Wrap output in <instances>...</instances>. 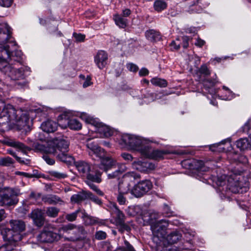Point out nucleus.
Instances as JSON below:
<instances>
[{
    "instance_id": "21",
    "label": "nucleus",
    "mask_w": 251,
    "mask_h": 251,
    "mask_svg": "<svg viewBox=\"0 0 251 251\" xmlns=\"http://www.w3.org/2000/svg\"><path fill=\"white\" fill-rule=\"evenodd\" d=\"M107 59L106 52L103 50H100L95 57V62L99 69H102L107 64Z\"/></svg>"
},
{
    "instance_id": "49",
    "label": "nucleus",
    "mask_w": 251,
    "mask_h": 251,
    "mask_svg": "<svg viewBox=\"0 0 251 251\" xmlns=\"http://www.w3.org/2000/svg\"><path fill=\"white\" fill-rule=\"evenodd\" d=\"M86 182L89 185L90 188L95 191L100 196L103 195V193L101 190H100L98 188V187L93 183V182L89 181H86Z\"/></svg>"
},
{
    "instance_id": "39",
    "label": "nucleus",
    "mask_w": 251,
    "mask_h": 251,
    "mask_svg": "<svg viewBox=\"0 0 251 251\" xmlns=\"http://www.w3.org/2000/svg\"><path fill=\"white\" fill-rule=\"evenodd\" d=\"M101 173L99 172L96 173L95 175H92L90 174V172L88 175L85 176L87 179L86 181L92 182L100 183L101 181Z\"/></svg>"
},
{
    "instance_id": "2",
    "label": "nucleus",
    "mask_w": 251,
    "mask_h": 251,
    "mask_svg": "<svg viewBox=\"0 0 251 251\" xmlns=\"http://www.w3.org/2000/svg\"><path fill=\"white\" fill-rule=\"evenodd\" d=\"M32 113L31 111L16 109L11 104L6 105L3 102H0V119H3V121L1 123L15 121L19 130L29 127L30 116Z\"/></svg>"
},
{
    "instance_id": "46",
    "label": "nucleus",
    "mask_w": 251,
    "mask_h": 251,
    "mask_svg": "<svg viewBox=\"0 0 251 251\" xmlns=\"http://www.w3.org/2000/svg\"><path fill=\"white\" fill-rule=\"evenodd\" d=\"M13 163V160L9 156L2 158L0 160V164L2 166H9Z\"/></svg>"
},
{
    "instance_id": "35",
    "label": "nucleus",
    "mask_w": 251,
    "mask_h": 251,
    "mask_svg": "<svg viewBox=\"0 0 251 251\" xmlns=\"http://www.w3.org/2000/svg\"><path fill=\"white\" fill-rule=\"evenodd\" d=\"M9 145L10 146L15 148L22 151L24 153H26V151H30V149L28 147L18 141H11L9 143Z\"/></svg>"
},
{
    "instance_id": "64",
    "label": "nucleus",
    "mask_w": 251,
    "mask_h": 251,
    "mask_svg": "<svg viewBox=\"0 0 251 251\" xmlns=\"http://www.w3.org/2000/svg\"><path fill=\"white\" fill-rule=\"evenodd\" d=\"M171 46L175 50H178L180 47V39H177L176 41H173Z\"/></svg>"
},
{
    "instance_id": "45",
    "label": "nucleus",
    "mask_w": 251,
    "mask_h": 251,
    "mask_svg": "<svg viewBox=\"0 0 251 251\" xmlns=\"http://www.w3.org/2000/svg\"><path fill=\"white\" fill-rule=\"evenodd\" d=\"M118 226V230L121 233H123L125 231L129 232L131 230L130 227L127 224L123 222L121 224H116Z\"/></svg>"
},
{
    "instance_id": "43",
    "label": "nucleus",
    "mask_w": 251,
    "mask_h": 251,
    "mask_svg": "<svg viewBox=\"0 0 251 251\" xmlns=\"http://www.w3.org/2000/svg\"><path fill=\"white\" fill-rule=\"evenodd\" d=\"M118 251H136L133 247L126 240H124V246L117 249Z\"/></svg>"
},
{
    "instance_id": "8",
    "label": "nucleus",
    "mask_w": 251,
    "mask_h": 251,
    "mask_svg": "<svg viewBox=\"0 0 251 251\" xmlns=\"http://www.w3.org/2000/svg\"><path fill=\"white\" fill-rule=\"evenodd\" d=\"M10 44L12 46V49L14 51L10 49V45H7L3 46H0V54H1V52L6 50L9 54V57L7 58L6 56H5L4 53H3V55L5 56L7 63H10V61H12L20 62L23 59V56L22 51L16 49V47L15 43H10Z\"/></svg>"
},
{
    "instance_id": "28",
    "label": "nucleus",
    "mask_w": 251,
    "mask_h": 251,
    "mask_svg": "<svg viewBox=\"0 0 251 251\" xmlns=\"http://www.w3.org/2000/svg\"><path fill=\"white\" fill-rule=\"evenodd\" d=\"M182 238V235L179 231H173L166 237V240L168 243L174 244L176 243Z\"/></svg>"
},
{
    "instance_id": "60",
    "label": "nucleus",
    "mask_w": 251,
    "mask_h": 251,
    "mask_svg": "<svg viewBox=\"0 0 251 251\" xmlns=\"http://www.w3.org/2000/svg\"><path fill=\"white\" fill-rule=\"evenodd\" d=\"M73 36L75 38L76 42H83L85 39V36L82 34H77L76 33H74L73 34Z\"/></svg>"
},
{
    "instance_id": "33",
    "label": "nucleus",
    "mask_w": 251,
    "mask_h": 251,
    "mask_svg": "<svg viewBox=\"0 0 251 251\" xmlns=\"http://www.w3.org/2000/svg\"><path fill=\"white\" fill-rule=\"evenodd\" d=\"M65 122L70 128L74 130H79L81 128L82 125L77 120L75 119H65Z\"/></svg>"
},
{
    "instance_id": "54",
    "label": "nucleus",
    "mask_w": 251,
    "mask_h": 251,
    "mask_svg": "<svg viewBox=\"0 0 251 251\" xmlns=\"http://www.w3.org/2000/svg\"><path fill=\"white\" fill-rule=\"evenodd\" d=\"M125 194L119 193L117 196V201L121 205L126 204V198L124 196Z\"/></svg>"
},
{
    "instance_id": "57",
    "label": "nucleus",
    "mask_w": 251,
    "mask_h": 251,
    "mask_svg": "<svg viewBox=\"0 0 251 251\" xmlns=\"http://www.w3.org/2000/svg\"><path fill=\"white\" fill-rule=\"evenodd\" d=\"M243 131L244 132L248 133L250 130L251 129V119L249 120L242 127Z\"/></svg>"
},
{
    "instance_id": "61",
    "label": "nucleus",
    "mask_w": 251,
    "mask_h": 251,
    "mask_svg": "<svg viewBox=\"0 0 251 251\" xmlns=\"http://www.w3.org/2000/svg\"><path fill=\"white\" fill-rule=\"evenodd\" d=\"M189 37L186 36H182L180 39V41L181 40L182 41V43H180V45H181L182 47L186 49L188 47L189 43Z\"/></svg>"
},
{
    "instance_id": "11",
    "label": "nucleus",
    "mask_w": 251,
    "mask_h": 251,
    "mask_svg": "<svg viewBox=\"0 0 251 251\" xmlns=\"http://www.w3.org/2000/svg\"><path fill=\"white\" fill-rule=\"evenodd\" d=\"M64 116L65 117V115H61L59 117V124H57L55 122L52 120H47L43 122L41 125V129L44 131L49 133L53 132L55 131L57 129L58 125L61 126L63 128H66V125H63L62 123L63 121V117Z\"/></svg>"
},
{
    "instance_id": "1",
    "label": "nucleus",
    "mask_w": 251,
    "mask_h": 251,
    "mask_svg": "<svg viewBox=\"0 0 251 251\" xmlns=\"http://www.w3.org/2000/svg\"><path fill=\"white\" fill-rule=\"evenodd\" d=\"M4 54L6 57H9V54L6 50L1 52L0 54V71L7 75L11 79L15 80V85L18 88H25L27 87L28 82L25 78L30 74V68L27 66H22L20 68H16L12 66V64L7 63Z\"/></svg>"
},
{
    "instance_id": "32",
    "label": "nucleus",
    "mask_w": 251,
    "mask_h": 251,
    "mask_svg": "<svg viewBox=\"0 0 251 251\" xmlns=\"http://www.w3.org/2000/svg\"><path fill=\"white\" fill-rule=\"evenodd\" d=\"M113 20L115 24L120 28H124L127 25V20L119 14L113 16Z\"/></svg>"
},
{
    "instance_id": "19",
    "label": "nucleus",
    "mask_w": 251,
    "mask_h": 251,
    "mask_svg": "<svg viewBox=\"0 0 251 251\" xmlns=\"http://www.w3.org/2000/svg\"><path fill=\"white\" fill-rule=\"evenodd\" d=\"M99 158L100 159L99 167L105 172L112 168L117 163L116 160L111 157L106 156L105 152L103 157Z\"/></svg>"
},
{
    "instance_id": "48",
    "label": "nucleus",
    "mask_w": 251,
    "mask_h": 251,
    "mask_svg": "<svg viewBox=\"0 0 251 251\" xmlns=\"http://www.w3.org/2000/svg\"><path fill=\"white\" fill-rule=\"evenodd\" d=\"M50 175L51 176L54 177L57 179L64 178L67 176L66 174L58 172L55 171H50Z\"/></svg>"
},
{
    "instance_id": "13",
    "label": "nucleus",
    "mask_w": 251,
    "mask_h": 251,
    "mask_svg": "<svg viewBox=\"0 0 251 251\" xmlns=\"http://www.w3.org/2000/svg\"><path fill=\"white\" fill-rule=\"evenodd\" d=\"M132 168L141 172H149L155 169V165L151 162L138 160L132 163Z\"/></svg>"
},
{
    "instance_id": "10",
    "label": "nucleus",
    "mask_w": 251,
    "mask_h": 251,
    "mask_svg": "<svg viewBox=\"0 0 251 251\" xmlns=\"http://www.w3.org/2000/svg\"><path fill=\"white\" fill-rule=\"evenodd\" d=\"M168 153V152L166 151L153 150L149 143L145 146V149L142 155L150 159L160 160L163 159L164 156Z\"/></svg>"
},
{
    "instance_id": "34",
    "label": "nucleus",
    "mask_w": 251,
    "mask_h": 251,
    "mask_svg": "<svg viewBox=\"0 0 251 251\" xmlns=\"http://www.w3.org/2000/svg\"><path fill=\"white\" fill-rule=\"evenodd\" d=\"M113 214L116 224H121L123 222H125V215L117 206L115 207Z\"/></svg>"
},
{
    "instance_id": "56",
    "label": "nucleus",
    "mask_w": 251,
    "mask_h": 251,
    "mask_svg": "<svg viewBox=\"0 0 251 251\" xmlns=\"http://www.w3.org/2000/svg\"><path fill=\"white\" fill-rule=\"evenodd\" d=\"M7 190L13 197L16 198V196L19 195L21 194L20 189L17 188H8Z\"/></svg>"
},
{
    "instance_id": "25",
    "label": "nucleus",
    "mask_w": 251,
    "mask_h": 251,
    "mask_svg": "<svg viewBox=\"0 0 251 251\" xmlns=\"http://www.w3.org/2000/svg\"><path fill=\"white\" fill-rule=\"evenodd\" d=\"M217 82V80L214 79H205L203 81L204 87L205 88V90H207L208 92L212 96V97L217 93V90L213 87Z\"/></svg>"
},
{
    "instance_id": "27",
    "label": "nucleus",
    "mask_w": 251,
    "mask_h": 251,
    "mask_svg": "<svg viewBox=\"0 0 251 251\" xmlns=\"http://www.w3.org/2000/svg\"><path fill=\"white\" fill-rule=\"evenodd\" d=\"M146 38L151 42L159 41L161 36L159 32L153 29L147 30L145 33Z\"/></svg>"
},
{
    "instance_id": "31",
    "label": "nucleus",
    "mask_w": 251,
    "mask_h": 251,
    "mask_svg": "<svg viewBox=\"0 0 251 251\" xmlns=\"http://www.w3.org/2000/svg\"><path fill=\"white\" fill-rule=\"evenodd\" d=\"M87 200V191H83L73 195L71 198V201L74 203H80Z\"/></svg>"
},
{
    "instance_id": "15",
    "label": "nucleus",
    "mask_w": 251,
    "mask_h": 251,
    "mask_svg": "<svg viewBox=\"0 0 251 251\" xmlns=\"http://www.w3.org/2000/svg\"><path fill=\"white\" fill-rule=\"evenodd\" d=\"M12 34V29L5 22L0 21V45L6 43Z\"/></svg>"
},
{
    "instance_id": "47",
    "label": "nucleus",
    "mask_w": 251,
    "mask_h": 251,
    "mask_svg": "<svg viewBox=\"0 0 251 251\" xmlns=\"http://www.w3.org/2000/svg\"><path fill=\"white\" fill-rule=\"evenodd\" d=\"M87 199H90L95 203L97 204L100 205L101 204V200L97 197L94 195L91 192L87 191Z\"/></svg>"
},
{
    "instance_id": "62",
    "label": "nucleus",
    "mask_w": 251,
    "mask_h": 251,
    "mask_svg": "<svg viewBox=\"0 0 251 251\" xmlns=\"http://www.w3.org/2000/svg\"><path fill=\"white\" fill-rule=\"evenodd\" d=\"M43 158L49 165H52L55 163L54 160L50 158L47 154L44 155L43 156Z\"/></svg>"
},
{
    "instance_id": "36",
    "label": "nucleus",
    "mask_w": 251,
    "mask_h": 251,
    "mask_svg": "<svg viewBox=\"0 0 251 251\" xmlns=\"http://www.w3.org/2000/svg\"><path fill=\"white\" fill-rule=\"evenodd\" d=\"M167 0H155L154 2L153 7L155 11L160 12L167 8Z\"/></svg>"
},
{
    "instance_id": "26",
    "label": "nucleus",
    "mask_w": 251,
    "mask_h": 251,
    "mask_svg": "<svg viewBox=\"0 0 251 251\" xmlns=\"http://www.w3.org/2000/svg\"><path fill=\"white\" fill-rule=\"evenodd\" d=\"M226 176H221L220 177H216L215 176H212V178H210L209 180H208V183L211 184V182H212V185L214 186L216 185L219 187H223L226 184ZM224 190V188L221 189L219 188V190L222 191Z\"/></svg>"
},
{
    "instance_id": "22",
    "label": "nucleus",
    "mask_w": 251,
    "mask_h": 251,
    "mask_svg": "<svg viewBox=\"0 0 251 251\" xmlns=\"http://www.w3.org/2000/svg\"><path fill=\"white\" fill-rule=\"evenodd\" d=\"M95 126L96 127V131L104 137H110L113 134V131L110 127L98 121L96 123Z\"/></svg>"
},
{
    "instance_id": "17",
    "label": "nucleus",
    "mask_w": 251,
    "mask_h": 251,
    "mask_svg": "<svg viewBox=\"0 0 251 251\" xmlns=\"http://www.w3.org/2000/svg\"><path fill=\"white\" fill-rule=\"evenodd\" d=\"M182 165L186 169L204 171L203 169L204 162L195 159H186L182 161Z\"/></svg>"
},
{
    "instance_id": "3",
    "label": "nucleus",
    "mask_w": 251,
    "mask_h": 251,
    "mask_svg": "<svg viewBox=\"0 0 251 251\" xmlns=\"http://www.w3.org/2000/svg\"><path fill=\"white\" fill-rule=\"evenodd\" d=\"M69 143L64 139L54 138L48 142V147L45 149L42 145H38L37 149L45 151L47 153L53 154L60 161L71 164L74 162V158L68 154Z\"/></svg>"
},
{
    "instance_id": "53",
    "label": "nucleus",
    "mask_w": 251,
    "mask_h": 251,
    "mask_svg": "<svg viewBox=\"0 0 251 251\" xmlns=\"http://www.w3.org/2000/svg\"><path fill=\"white\" fill-rule=\"evenodd\" d=\"M163 213L165 216L170 217L173 216V212L168 205L165 204L163 206Z\"/></svg>"
},
{
    "instance_id": "29",
    "label": "nucleus",
    "mask_w": 251,
    "mask_h": 251,
    "mask_svg": "<svg viewBox=\"0 0 251 251\" xmlns=\"http://www.w3.org/2000/svg\"><path fill=\"white\" fill-rule=\"evenodd\" d=\"M42 201L49 204H55L58 202L63 203L61 199L56 195H49L43 196L42 198Z\"/></svg>"
},
{
    "instance_id": "50",
    "label": "nucleus",
    "mask_w": 251,
    "mask_h": 251,
    "mask_svg": "<svg viewBox=\"0 0 251 251\" xmlns=\"http://www.w3.org/2000/svg\"><path fill=\"white\" fill-rule=\"evenodd\" d=\"M199 73L201 75H203L204 76H208L210 75V72L208 70L206 65H202L201 66L199 70Z\"/></svg>"
},
{
    "instance_id": "14",
    "label": "nucleus",
    "mask_w": 251,
    "mask_h": 251,
    "mask_svg": "<svg viewBox=\"0 0 251 251\" xmlns=\"http://www.w3.org/2000/svg\"><path fill=\"white\" fill-rule=\"evenodd\" d=\"M168 226V222L165 220H161L151 225V228L154 235L157 237L163 236L167 227Z\"/></svg>"
},
{
    "instance_id": "16",
    "label": "nucleus",
    "mask_w": 251,
    "mask_h": 251,
    "mask_svg": "<svg viewBox=\"0 0 251 251\" xmlns=\"http://www.w3.org/2000/svg\"><path fill=\"white\" fill-rule=\"evenodd\" d=\"M57 238V234L52 231L44 230L36 236L37 241L40 243H51Z\"/></svg>"
},
{
    "instance_id": "42",
    "label": "nucleus",
    "mask_w": 251,
    "mask_h": 251,
    "mask_svg": "<svg viewBox=\"0 0 251 251\" xmlns=\"http://www.w3.org/2000/svg\"><path fill=\"white\" fill-rule=\"evenodd\" d=\"M59 209L54 207H49L46 210V214L48 216L55 218L57 216Z\"/></svg>"
},
{
    "instance_id": "6",
    "label": "nucleus",
    "mask_w": 251,
    "mask_h": 251,
    "mask_svg": "<svg viewBox=\"0 0 251 251\" xmlns=\"http://www.w3.org/2000/svg\"><path fill=\"white\" fill-rule=\"evenodd\" d=\"M226 189L233 193H243L249 189L248 183L240 180L238 176L230 175L227 179Z\"/></svg>"
},
{
    "instance_id": "52",
    "label": "nucleus",
    "mask_w": 251,
    "mask_h": 251,
    "mask_svg": "<svg viewBox=\"0 0 251 251\" xmlns=\"http://www.w3.org/2000/svg\"><path fill=\"white\" fill-rule=\"evenodd\" d=\"M223 89L226 91V95L222 99L225 100H230L232 98V92L226 86H224Z\"/></svg>"
},
{
    "instance_id": "4",
    "label": "nucleus",
    "mask_w": 251,
    "mask_h": 251,
    "mask_svg": "<svg viewBox=\"0 0 251 251\" xmlns=\"http://www.w3.org/2000/svg\"><path fill=\"white\" fill-rule=\"evenodd\" d=\"M149 142H153L152 141L143 139L134 135L124 134L121 137L120 144L130 150L139 151L142 154L145 146L148 145Z\"/></svg>"
},
{
    "instance_id": "23",
    "label": "nucleus",
    "mask_w": 251,
    "mask_h": 251,
    "mask_svg": "<svg viewBox=\"0 0 251 251\" xmlns=\"http://www.w3.org/2000/svg\"><path fill=\"white\" fill-rule=\"evenodd\" d=\"M18 202L16 197H13L12 195L6 190L5 192L1 196L0 203L1 205L11 206L16 204Z\"/></svg>"
},
{
    "instance_id": "58",
    "label": "nucleus",
    "mask_w": 251,
    "mask_h": 251,
    "mask_svg": "<svg viewBox=\"0 0 251 251\" xmlns=\"http://www.w3.org/2000/svg\"><path fill=\"white\" fill-rule=\"evenodd\" d=\"M235 159L236 161L242 164H246L248 161L247 157L245 155L242 154L238 156L237 158Z\"/></svg>"
},
{
    "instance_id": "41",
    "label": "nucleus",
    "mask_w": 251,
    "mask_h": 251,
    "mask_svg": "<svg viewBox=\"0 0 251 251\" xmlns=\"http://www.w3.org/2000/svg\"><path fill=\"white\" fill-rule=\"evenodd\" d=\"M80 118L84 121H85L87 123L91 124L92 125H96V123H97L98 121L93 117L90 116L87 114L85 113H82L80 114Z\"/></svg>"
},
{
    "instance_id": "38",
    "label": "nucleus",
    "mask_w": 251,
    "mask_h": 251,
    "mask_svg": "<svg viewBox=\"0 0 251 251\" xmlns=\"http://www.w3.org/2000/svg\"><path fill=\"white\" fill-rule=\"evenodd\" d=\"M196 2L197 4L195 5L196 7L199 6L201 7L200 9L197 11H194V9L193 8H192L190 10V13H200L203 10V9L205 8L209 5V3H208L207 1H206V0H197Z\"/></svg>"
},
{
    "instance_id": "37",
    "label": "nucleus",
    "mask_w": 251,
    "mask_h": 251,
    "mask_svg": "<svg viewBox=\"0 0 251 251\" xmlns=\"http://www.w3.org/2000/svg\"><path fill=\"white\" fill-rule=\"evenodd\" d=\"M236 146L241 150L250 149L249 139L247 138H241L236 141Z\"/></svg>"
},
{
    "instance_id": "5",
    "label": "nucleus",
    "mask_w": 251,
    "mask_h": 251,
    "mask_svg": "<svg viewBox=\"0 0 251 251\" xmlns=\"http://www.w3.org/2000/svg\"><path fill=\"white\" fill-rule=\"evenodd\" d=\"M11 230L9 229L7 233V238L10 241H13L14 244L22 240L20 233L25 228V225L22 220H11L10 222Z\"/></svg>"
},
{
    "instance_id": "63",
    "label": "nucleus",
    "mask_w": 251,
    "mask_h": 251,
    "mask_svg": "<svg viewBox=\"0 0 251 251\" xmlns=\"http://www.w3.org/2000/svg\"><path fill=\"white\" fill-rule=\"evenodd\" d=\"M13 2V0H0V5L4 7H10Z\"/></svg>"
},
{
    "instance_id": "20",
    "label": "nucleus",
    "mask_w": 251,
    "mask_h": 251,
    "mask_svg": "<svg viewBox=\"0 0 251 251\" xmlns=\"http://www.w3.org/2000/svg\"><path fill=\"white\" fill-rule=\"evenodd\" d=\"M72 163L75 164L79 173L83 176L85 177L91 171V166L86 161L82 160L75 161L74 160Z\"/></svg>"
},
{
    "instance_id": "40",
    "label": "nucleus",
    "mask_w": 251,
    "mask_h": 251,
    "mask_svg": "<svg viewBox=\"0 0 251 251\" xmlns=\"http://www.w3.org/2000/svg\"><path fill=\"white\" fill-rule=\"evenodd\" d=\"M151 82L153 85L160 87H166L168 84L167 81L165 79L158 77H154L152 78L151 80Z\"/></svg>"
},
{
    "instance_id": "30",
    "label": "nucleus",
    "mask_w": 251,
    "mask_h": 251,
    "mask_svg": "<svg viewBox=\"0 0 251 251\" xmlns=\"http://www.w3.org/2000/svg\"><path fill=\"white\" fill-rule=\"evenodd\" d=\"M81 213V218L83 219L84 224L86 225H92L98 222V220L97 218L90 216L86 213L85 210H82Z\"/></svg>"
},
{
    "instance_id": "44",
    "label": "nucleus",
    "mask_w": 251,
    "mask_h": 251,
    "mask_svg": "<svg viewBox=\"0 0 251 251\" xmlns=\"http://www.w3.org/2000/svg\"><path fill=\"white\" fill-rule=\"evenodd\" d=\"M82 210H80V209H77L74 212H73L72 213L67 214L66 215V219L70 222H73L75 221L76 219V217L77 216L79 212L81 213Z\"/></svg>"
},
{
    "instance_id": "59",
    "label": "nucleus",
    "mask_w": 251,
    "mask_h": 251,
    "mask_svg": "<svg viewBox=\"0 0 251 251\" xmlns=\"http://www.w3.org/2000/svg\"><path fill=\"white\" fill-rule=\"evenodd\" d=\"M226 142V140L222 141L221 142L217 143V144H214L212 145L209 146V150H211L213 151H220V150H218L217 148L220 146L221 145H223L225 144V143Z\"/></svg>"
},
{
    "instance_id": "55",
    "label": "nucleus",
    "mask_w": 251,
    "mask_h": 251,
    "mask_svg": "<svg viewBox=\"0 0 251 251\" xmlns=\"http://www.w3.org/2000/svg\"><path fill=\"white\" fill-rule=\"evenodd\" d=\"M106 237V233L102 231H98L95 234V238L98 240H103Z\"/></svg>"
},
{
    "instance_id": "18",
    "label": "nucleus",
    "mask_w": 251,
    "mask_h": 251,
    "mask_svg": "<svg viewBox=\"0 0 251 251\" xmlns=\"http://www.w3.org/2000/svg\"><path fill=\"white\" fill-rule=\"evenodd\" d=\"M86 146L90 150L89 153L90 155H95L97 157H102L104 155V151L100 147L97 143L92 140H88Z\"/></svg>"
},
{
    "instance_id": "24",
    "label": "nucleus",
    "mask_w": 251,
    "mask_h": 251,
    "mask_svg": "<svg viewBox=\"0 0 251 251\" xmlns=\"http://www.w3.org/2000/svg\"><path fill=\"white\" fill-rule=\"evenodd\" d=\"M118 168L114 172L107 174L108 179H119L122 174L127 170L126 165L119 163L117 165Z\"/></svg>"
},
{
    "instance_id": "51",
    "label": "nucleus",
    "mask_w": 251,
    "mask_h": 251,
    "mask_svg": "<svg viewBox=\"0 0 251 251\" xmlns=\"http://www.w3.org/2000/svg\"><path fill=\"white\" fill-rule=\"evenodd\" d=\"M15 246L12 243L6 244L0 247V251H13Z\"/></svg>"
},
{
    "instance_id": "9",
    "label": "nucleus",
    "mask_w": 251,
    "mask_h": 251,
    "mask_svg": "<svg viewBox=\"0 0 251 251\" xmlns=\"http://www.w3.org/2000/svg\"><path fill=\"white\" fill-rule=\"evenodd\" d=\"M152 187L151 182L148 179L139 181L131 190V194L136 198H140L147 193Z\"/></svg>"
},
{
    "instance_id": "12",
    "label": "nucleus",
    "mask_w": 251,
    "mask_h": 251,
    "mask_svg": "<svg viewBox=\"0 0 251 251\" xmlns=\"http://www.w3.org/2000/svg\"><path fill=\"white\" fill-rule=\"evenodd\" d=\"M29 217L32 219L34 224L38 227L42 226L45 221L44 211L36 208L32 210L29 214Z\"/></svg>"
},
{
    "instance_id": "7",
    "label": "nucleus",
    "mask_w": 251,
    "mask_h": 251,
    "mask_svg": "<svg viewBox=\"0 0 251 251\" xmlns=\"http://www.w3.org/2000/svg\"><path fill=\"white\" fill-rule=\"evenodd\" d=\"M140 178V175L134 172H130L126 173L123 176V180L119 182L118 185L119 193L127 194L131 191V184L135 180Z\"/></svg>"
}]
</instances>
